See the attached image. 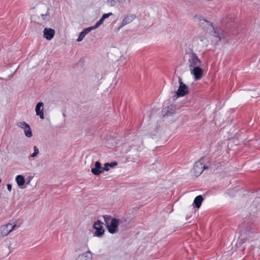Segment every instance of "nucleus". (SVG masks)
Instances as JSON below:
<instances>
[{
  "mask_svg": "<svg viewBox=\"0 0 260 260\" xmlns=\"http://www.w3.org/2000/svg\"><path fill=\"white\" fill-rule=\"evenodd\" d=\"M255 225L252 222L246 219L242 225L243 231L239 238L237 244L241 245L243 244L249 238L252 237L254 235Z\"/></svg>",
  "mask_w": 260,
  "mask_h": 260,
  "instance_id": "nucleus-1",
  "label": "nucleus"
},
{
  "mask_svg": "<svg viewBox=\"0 0 260 260\" xmlns=\"http://www.w3.org/2000/svg\"><path fill=\"white\" fill-rule=\"evenodd\" d=\"M221 23L223 33L230 36L231 31L234 29V26H233L234 23L232 18H229V17L223 18L221 21Z\"/></svg>",
  "mask_w": 260,
  "mask_h": 260,
  "instance_id": "nucleus-2",
  "label": "nucleus"
},
{
  "mask_svg": "<svg viewBox=\"0 0 260 260\" xmlns=\"http://www.w3.org/2000/svg\"><path fill=\"white\" fill-rule=\"evenodd\" d=\"M203 158L201 157L199 161H197L193 167V172L194 175L198 177L200 176L204 170L208 169V167L203 165Z\"/></svg>",
  "mask_w": 260,
  "mask_h": 260,
  "instance_id": "nucleus-3",
  "label": "nucleus"
},
{
  "mask_svg": "<svg viewBox=\"0 0 260 260\" xmlns=\"http://www.w3.org/2000/svg\"><path fill=\"white\" fill-rule=\"evenodd\" d=\"M188 61L190 69L195 68L197 66H200L201 63V60L198 58L197 54L192 51H191L189 54V59Z\"/></svg>",
  "mask_w": 260,
  "mask_h": 260,
  "instance_id": "nucleus-4",
  "label": "nucleus"
},
{
  "mask_svg": "<svg viewBox=\"0 0 260 260\" xmlns=\"http://www.w3.org/2000/svg\"><path fill=\"white\" fill-rule=\"evenodd\" d=\"M17 228V224L12 225L11 223H8L2 225L0 229L1 235L3 237L7 236L12 231L15 230Z\"/></svg>",
  "mask_w": 260,
  "mask_h": 260,
  "instance_id": "nucleus-5",
  "label": "nucleus"
},
{
  "mask_svg": "<svg viewBox=\"0 0 260 260\" xmlns=\"http://www.w3.org/2000/svg\"><path fill=\"white\" fill-rule=\"evenodd\" d=\"M118 225L119 222L118 221V219L114 218L111 220L110 223L107 224L106 226L108 232L110 234H114L118 231Z\"/></svg>",
  "mask_w": 260,
  "mask_h": 260,
  "instance_id": "nucleus-6",
  "label": "nucleus"
},
{
  "mask_svg": "<svg viewBox=\"0 0 260 260\" xmlns=\"http://www.w3.org/2000/svg\"><path fill=\"white\" fill-rule=\"evenodd\" d=\"M178 82L179 83V86L177 91H176V94L177 96L182 97L184 96L188 91V88L187 86H186L182 81V79L180 77L178 78Z\"/></svg>",
  "mask_w": 260,
  "mask_h": 260,
  "instance_id": "nucleus-7",
  "label": "nucleus"
},
{
  "mask_svg": "<svg viewBox=\"0 0 260 260\" xmlns=\"http://www.w3.org/2000/svg\"><path fill=\"white\" fill-rule=\"evenodd\" d=\"M103 222L99 220L94 222L93 228L95 230V236L99 237L103 236L105 232L103 226Z\"/></svg>",
  "mask_w": 260,
  "mask_h": 260,
  "instance_id": "nucleus-8",
  "label": "nucleus"
},
{
  "mask_svg": "<svg viewBox=\"0 0 260 260\" xmlns=\"http://www.w3.org/2000/svg\"><path fill=\"white\" fill-rule=\"evenodd\" d=\"M17 125L23 129L25 135L27 138H30L32 136V133L30 126L25 122H19L17 123Z\"/></svg>",
  "mask_w": 260,
  "mask_h": 260,
  "instance_id": "nucleus-9",
  "label": "nucleus"
},
{
  "mask_svg": "<svg viewBox=\"0 0 260 260\" xmlns=\"http://www.w3.org/2000/svg\"><path fill=\"white\" fill-rule=\"evenodd\" d=\"M190 70L191 74L194 76L196 80H199L202 78L204 71L200 66H197L190 69Z\"/></svg>",
  "mask_w": 260,
  "mask_h": 260,
  "instance_id": "nucleus-10",
  "label": "nucleus"
},
{
  "mask_svg": "<svg viewBox=\"0 0 260 260\" xmlns=\"http://www.w3.org/2000/svg\"><path fill=\"white\" fill-rule=\"evenodd\" d=\"M136 18V16L135 14H129L126 15L123 19L121 25L118 28V30H119L120 29H121L122 27H123L125 25L130 23Z\"/></svg>",
  "mask_w": 260,
  "mask_h": 260,
  "instance_id": "nucleus-11",
  "label": "nucleus"
},
{
  "mask_svg": "<svg viewBox=\"0 0 260 260\" xmlns=\"http://www.w3.org/2000/svg\"><path fill=\"white\" fill-rule=\"evenodd\" d=\"M91 172L95 176H99L100 174L103 173L102 167L100 161H96L95 162L94 167L91 169Z\"/></svg>",
  "mask_w": 260,
  "mask_h": 260,
  "instance_id": "nucleus-12",
  "label": "nucleus"
},
{
  "mask_svg": "<svg viewBox=\"0 0 260 260\" xmlns=\"http://www.w3.org/2000/svg\"><path fill=\"white\" fill-rule=\"evenodd\" d=\"M43 106L44 104L43 102H39L37 103L36 108L35 111L36 112V115L37 116H39L40 118L42 119L44 118V112H43Z\"/></svg>",
  "mask_w": 260,
  "mask_h": 260,
  "instance_id": "nucleus-13",
  "label": "nucleus"
},
{
  "mask_svg": "<svg viewBox=\"0 0 260 260\" xmlns=\"http://www.w3.org/2000/svg\"><path fill=\"white\" fill-rule=\"evenodd\" d=\"M201 20H203L205 22H206L208 23H209V24L212 27L213 30L214 31L213 35L214 37L218 38L219 39V40H220L222 37H225V36L223 35V33L221 34V33L219 31H217L216 29L214 28L212 23H211L209 21L205 20L203 17H202V18L200 19V21Z\"/></svg>",
  "mask_w": 260,
  "mask_h": 260,
  "instance_id": "nucleus-14",
  "label": "nucleus"
},
{
  "mask_svg": "<svg viewBox=\"0 0 260 260\" xmlns=\"http://www.w3.org/2000/svg\"><path fill=\"white\" fill-rule=\"evenodd\" d=\"M44 37L47 40H51L54 37L55 31L52 28H45L43 31Z\"/></svg>",
  "mask_w": 260,
  "mask_h": 260,
  "instance_id": "nucleus-15",
  "label": "nucleus"
},
{
  "mask_svg": "<svg viewBox=\"0 0 260 260\" xmlns=\"http://www.w3.org/2000/svg\"><path fill=\"white\" fill-rule=\"evenodd\" d=\"M92 258L91 252L88 251L78 255L75 260H92Z\"/></svg>",
  "mask_w": 260,
  "mask_h": 260,
  "instance_id": "nucleus-16",
  "label": "nucleus"
},
{
  "mask_svg": "<svg viewBox=\"0 0 260 260\" xmlns=\"http://www.w3.org/2000/svg\"><path fill=\"white\" fill-rule=\"evenodd\" d=\"M118 221L119 222V229L123 231L127 229V218L124 217L120 219H118Z\"/></svg>",
  "mask_w": 260,
  "mask_h": 260,
  "instance_id": "nucleus-17",
  "label": "nucleus"
},
{
  "mask_svg": "<svg viewBox=\"0 0 260 260\" xmlns=\"http://www.w3.org/2000/svg\"><path fill=\"white\" fill-rule=\"evenodd\" d=\"M15 180L19 187L21 189L25 188L24 186L25 179L24 177L21 175H18L16 177Z\"/></svg>",
  "mask_w": 260,
  "mask_h": 260,
  "instance_id": "nucleus-18",
  "label": "nucleus"
},
{
  "mask_svg": "<svg viewBox=\"0 0 260 260\" xmlns=\"http://www.w3.org/2000/svg\"><path fill=\"white\" fill-rule=\"evenodd\" d=\"M91 30H93V29L91 28V27H89L87 28H86L84 29L79 34V37L78 39H77V42H80L81 41L84 37L89 33Z\"/></svg>",
  "mask_w": 260,
  "mask_h": 260,
  "instance_id": "nucleus-19",
  "label": "nucleus"
},
{
  "mask_svg": "<svg viewBox=\"0 0 260 260\" xmlns=\"http://www.w3.org/2000/svg\"><path fill=\"white\" fill-rule=\"evenodd\" d=\"M203 200V197L201 195L198 196L195 198L193 204L196 207L199 208L201 206Z\"/></svg>",
  "mask_w": 260,
  "mask_h": 260,
  "instance_id": "nucleus-20",
  "label": "nucleus"
},
{
  "mask_svg": "<svg viewBox=\"0 0 260 260\" xmlns=\"http://www.w3.org/2000/svg\"><path fill=\"white\" fill-rule=\"evenodd\" d=\"M103 218L104 219V221L106 223V225L107 224H108L109 223H110L111 220L113 218L111 216L108 215H103Z\"/></svg>",
  "mask_w": 260,
  "mask_h": 260,
  "instance_id": "nucleus-21",
  "label": "nucleus"
},
{
  "mask_svg": "<svg viewBox=\"0 0 260 260\" xmlns=\"http://www.w3.org/2000/svg\"><path fill=\"white\" fill-rule=\"evenodd\" d=\"M103 21L104 20L101 18L94 26H91V28L93 29V30L97 28L103 23Z\"/></svg>",
  "mask_w": 260,
  "mask_h": 260,
  "instance_id": "nucleus-22",
  "label": "nucleus"
},
{
  "mask_svg": "<svg viewBox=\"0 0 260 260\" xmlns=\"http://www.w3.org/2000/svg\"><path fill=\"white\" fill-rule=\"evenodd\" d=\"M34 152L32 153L31 155H30V156L32 157H35L37 156V155L39 153V150L38 148V147L36 146H35L34 147Z\"/></svg>",
  "mask_w": 260,
  "mask_h": 260,
  "instance_id": "nucleus-23",
  "label": "nucleus"
},
{
  "mask_svg": "<svg viewBox=\"0 0 260 260\" xmlns=\"http://www.w3.org/2000/svg\"><path fill=\"white\" fill-rule=\"evenodd\" d=\"M112 15H113V13H111V12H110V13H108L104 14L102 15L101 18L104 20L105 19L108 18L110 16H112Z\"/></svg>",
  "mask_w": 260,
  "mask_h": 260,
  "instance_id": "nucleus-24",
  "label": "nucleus"
},
{
  "mask_svg": "<svg viewBox=\"0 0 260 260\" xmlns=\"http://www.w3.org/2000/svg\"><path fill=\"white\" fill-rule=\"evenodd\" d=\"M109 162L105 163L104 164V167H102L103 173L104 172V171H109Z\"/></svg>",
  "mask_w": 260,
  "mask_h": 260,
  "instance_id": "nucleus-25",
  "label": "nucleus"
},
{
  "mask_svg": "<svg viewBox=\"0 0 260 260\" xmlns=\"http://www.w3.org/2000/svg\"><path fill=\"white\" fill-rule=\"evenodd\" d=\"M117 165V162L116 161H113L111 163H109V167H114Z\"/></svg>",
  "mask_w": 260,
  "mask_h": 260,
  "instance_id": "nucleus-26",
  "label": "nucleus"
},
{
  "mask_svg": "<svg viewBox=\"0 0 260 260\" xmlns=\"http://www.w3.org/2000/svg\"><path fill=\"white\" fill-rule=\"evenodd\" d=\"M7 186L9 191L11 192L12 190V185L11 184H7Z\"/></svg>",
  "mask_w": 260,
  "mask_h": 260,
  "instance_id": "nucleus-27",
  "label": "nucleus"
},
{
  "mask_svg": "<svg viewBox=\"0 0 260 260\" xmlns=\"http://www.w3.org/2000/svg\"><path fill=\"white\" fill-rule=\"evenodd\" d=\"M49 15V13L47 12L45 14H41V17L43 20L45 19V17Z\"/></svg>",
  "mask_w": 260,
  "mask_h": 260,
  "instance_id": "nucleus-28",
  "label": "nucleus"
},
{
  "mask_svg": "<svg viewBox=\"0 0 260 260\" xmlns=\"http://www.w3.org/2000/svg\"><path fill=\"white\" fill-rule=\"evenodd\" d=\"M163 112L164 113H165V114L167 115H169L171 116V115H172V114H173V113H172V112L170 113V114H169V112H168L167 113V112L166 113V111H165V110L164 109L163 110Z\"/></svg>",
  "mask_w": 260,
  "mask_h": 260,
  "instance_id": "nucleus-29",
  "label": "nucleus"
},
{
  "mask_svg": "<svg viewBox=\"0 0 260 260\" xmlns=\"http://www.w3.org/2000/svg\"><path fill=\"white\" fill-rule=\"evenodd\" d=\"M31 179V177L29 178L28 180L26 182V184H29Z\"/></svg>",
  "mask_w": 260,
  "mask_h": 260,
  "instance_id": "nucleus-30",
  "label": "nucleus"
},
{
  "mask_svg": "<svg viewBox=\"0 0 260 260\" xmlns=\"http://www.w3.org/2000/svg\"><path fill=\"white\" fill-rule=\"evenodd\" d=\"M119 3H122L125 1V0H117Z\"/></svg>",
  "mask_w": 260,
  "mask_h": 260,
  "instance_id": "nucleus-31",
  "label": "nucleus"
},
{
  "mask_svg": "<svg viewBox=\"0 0 260 260\" xmlns=\"http://www.w3.org/2000/svg\"><path fill=\"white\" fill-rule=\"evenodd\" d=\"M1 181H2V180L0 179V183L1 182Z\"/></svg>",
  "mask_w": 260,
  "mask_h": 260,
  "instance_id": "nucleus-32",
  "label": "nucleus"
}]
</instances>
